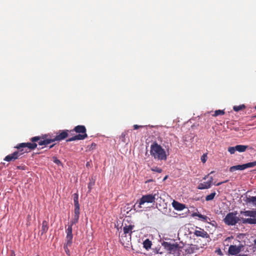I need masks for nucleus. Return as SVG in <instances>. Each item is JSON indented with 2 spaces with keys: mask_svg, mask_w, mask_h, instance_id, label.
I'll list each match as a JSON object with an SVG mask.
<instances>
[{
  "mask_svg": "<svg viewBox=\"0 0 256 256\" xmlns=\"http://www.w3.org/2000/svg\"><path fill=\"white\" fill-rule=\"evenodd\" d=\"M158 194H148L142 196V197L134 204L133 206V209L136 210V212H142V205H143L144 203H153L155 202V200L158 199Z\"/></svg>",
  "mask_w": 256,
  "mask_h": 256,
  "instance_id": "nucleus-2",
  "label": "nucleus"
},
{
  "mask_svg": "<svg viewBox=\"0 0 256 256\" xmlns=\"http://www.w3.org/2000/svg\"><path fill=\"white\" fill-rule=\"evenodd\" d=\"M36 256H39V255H36Z\"/></svg>",
  "mask_w": 256,
  "mask_h": 256,
  "instance_id": "nucleus-53",
  "label": "nucleus"
},
{
  "mask_svg": "<svg viewBox=\"0 0 256 256\" xmlns=\"http://www.w3.org/2000/svg\"><path fill=\"white\" fill-rule=\"evenodd\" d=\"M207 159V156L206 154H204L201 157V160L203 163H204Z\"/></svg>",
  "mask_w": 256,
  "mask_h": 256,
  "instance_id": "nucleus-40",
  "label": "nucleus"
},
{
  "mask_svg": "<svg viewBox=\"0 0 256 256\" xmlns=\"http://www.w3.org/2000/svg\"><path fill=\"white\" fill-rule=\"evenodd\" d=\"M80 216L74 215L73 219L71 220L70 222L68 224H72V226L74 224H76L78 222Z\"/></svg>",
  "mask_w": 256,
  "mask_h": 256,
  "instance_id": "nucleus-29",
  "label": "nucleus"
},
{
  "mask_svg": "<svg viewBox=\"0 0 256 256\" xmlns=\"http://www.w3.org/2000/svg\"><path fill=\"white\" fill-rule=\"evenodd\" d=\"M73 198L74 205H80L78 203V194L77 193H75L73 194Z\"/></svg>",
  "mask_w": 256,
  "mask_h": 256,
  "instance_id": "nucleus-31",
  "label": "nucleus"
},
{
  "mask_svg": "<svg viewBox=\"0 0 256 256\" xmlns=\"http://www.w3.org/2000/svg\"><path fill=\"white\" fill-rule=\"evenodd\" d=\"M248 224H256V218H249Z\"/></svg>",
  "mask_w": 256,
  "mask_h": 256,
  "instance_id": "nucleus-39",
  "label": "nucleus"
},
{
  "mask_svg": "<svg viewBox=\"0 0 256 256\" xmlns=\"http://www.w3.org/2000/svg\"><path fill=\"white\" fill-rule=\"evenodd\" d=\"M151 170H152V172H157L158 173H161L162 172V170L160 168L157 166L152 168H151Z\"/></svg>",
  "mask_w": 256,
  "mask_h": 256,
  "instance_id": "nucleus-37",
  "label": "nucleus"
},
{
  "mask_svg": "<svg viewBox=\"0 0 256 256\" xmlns=\"http://www.w3.org/2000/svg\"><path fill=\"white\" fill-rule=\"evenodd\" d=\"M167 178H168V176H166L164 178V180H165Z\"/></svg>",
  "mask_w": 256,
  "mask_h": 256,
  "instance_id": "nucleus-49",
  "label": "nucleus"
},
{
  "mask_svg": "<svg viewBox=\"0 0 256 256\" xmlns=\"http://www.w3.org/2000/svg\"><path fill=\"white\" fill-rule=\"evenodd\" d=\"M192 216H198L200 218L202 221L204 222H208V220H210V218H208L207 216L202 215L198 213V212H194L192 214Z\"/></svg>",
  "mask_w": 256,
  "mask_h": 256,
  "instance_id": "nucleus-23",
  "label": "nucleus"
},
{
  "mask_svg": "<svg viewBox=\"0 0 256 256\" xmlns=\"http://www.w3.org/2000/svg\"><path fill=\"white\" fill-rule=\"evenodd\" d=\"M27 152L26 150L24 151L23 150H18L14 152L13 153L6 156L4 158V160L8 162L11 161H14L18 159L20 156H22L24 152Z\"/></svg>",
  "mask_w": 256,
  "mask_h": 256,
  "instance_id": "nucleus-5",
  "label": "nucleus"
},
{
  "mask_svg": "<svg viewBox=\"0 0 256 256\" xmlns=\"http://www.w3.org/2000/svg\"><path fill=\"white\" fill-rule=\"evenodd\" d=\"M37 146V144L34 142H24L18 144L14 148L17 150H24V148H28L30 150H33Z\"/></svg>",
  "mask_w": 256,
  "mask_h": 256,
  "instance_id": "nucleus-9",
  "label": "nucleus"
},
{
  "mask_svg": "<svg viewBox=\"0 0 256 256\" xmlns=\"http://www.w3.org/2000/svg\"><path fill=\"white\" fill-rule=\"evenodd\" d=\"M144 126H139V125H138V124H134L133 126L134 130H137V129H138L140 128H142Z\"/></svg>",
  "mask_w": 256,
  "mask_h": 256,
  "instance_id": "nucleus-43",
  "label": "nucleus"
},
{
  "mask_svg": "<svg viewBox=\"0 0 256 256\" xmlns=\"http://www.w3.org/2000/svg\"><path fill=\"white\" fill-rule=\"evenodd\" d=\"M244 165H236L230 167L229 170L230 172H234L237 170H244Z\"/></svg>",
  "mask_w": 256,
  "mask_h": 256,
  "instance_id": "nucleus-24",
  "label": "nucleus"
},
{
  "mask_svg": "<svg viewBox=\"0 0 256 256\" xmlns=\"http://www.w3.org/2000/svg\"><path fill=\"white\" fill-rule=\"evenodd\" d=\"M209 176V174H208L206 176H204V177L203 178L204 180H206L207 178H208Z\"/></svg>",
  "mask_w": 256,
  "mask_h": 256,
  "instance_id": "nucleus-47",
  "label": "nucleus"
},
{
  "mask_svg": "<svg viewBox=\"0 0 256 256\" xmlns=\"http://www.w3.org/2000/svg\"><path fill=\"white\" fill-rule=\"evenodd\" d=\"M216 193L215 192H212L209 195H208L207 196H206V198H205L206 200V201H210V200H212L214 198V196H216Z\"/></svg>",
  "mask_w": 256,
  "mask_h": 256,
  "instance_id": "nucleus-28",
  "label": "nucleus"
},
{
  "mask_svg": "<svg viewBox=\"0 0 256 256\" xmlns=\"http://www.w3.org/2000/svg\"><path fill=\"white\" fill-rule=\"evenodd\" d=\"M180 250H182V251L180 252V253H182V255L186 256L195 252L196 250H198V248L196 245L191 244L184 248H180Z\"/></svg>",
  "mask_w": 256,
  "mask_h": 256,
  "instance_id": "nucleus-8",
  "label": "nucleus"
},
{
  "mask_svg": "<svg viewBox=\"0 0 256 256\" xmlns=\"http://www.w3.org/2000/svg\"><path fill=\"white\" fill-rule=\"evenodd\" d=\"M144 248L146 250H148L152 246V242L148 239L146 240L143 242Z\"/></svg>",
  "mask_w": 256,
  "mask_h": 256,
  "instance_id": "nucleus-26",
  "label": "nucleus"
},
{
  "mask_svg": "<svg viewBox=\"0 0 256 256\" xmlns=\"http://www.w3.org/2000/svg\"><path fill=\"white\" fill-rule=\"evenodd\" d=\"M210 182H206L199 184L198 188L199 190L208 189L211 187Z\"/></svg>",
  "mask_w": 256,
  "mask_h": 256,
  "instance_id": "nucleus-19",
  "label": "nucleus"
},
{
  "mask_svg": "<svg viewBox=\"0 0 256 256\" xmlns=\"http://www.w3.org/2000/svg\"><path fill=\"white\" fill-rule=\"evenodd\" d=\"M152 180H148V182H152Z\"/></svg>",
  "mask_w": 256,
  "mask_h": 256,
  "instance_id": "nucleus-50",
  "label": "nucleus"
},
{
  "mask_svg": "<svg viewBox=\"0 0 256 256\" xmlns=\"http://www.w3.org/2000/svg\"><path fill=\"white\" fill-rule=\"evenodd\" d=\"M254 118H256V115L254 116Z\"/></svg>",
  "mask_w": 256,
  "mask_h": 256,
  "instance_id": "nucleus-52",
  "label": "nucleus"
},
{
  "mask_svg": "<svg viewBox=\"0 0 256 256\" xmlns=\"http://www.w3.org/2000/svg\"><path fill=\"white\" fill-rule=\"evenodd\" d=\"M162 246L170 254H174V256H182L180 252H182V250H180V247L178 246V244H171L164 242L162 244Z\"/></svg>",
  "mask_w": 256,
  "mask_h": 256,
  "instance_id": "nucleus-3",
  "label": "nucleus"
},
{
  "mask_svg": "<svg viewBox=\"0 0 256 256\" xmlns=\"http://www.w3.org/2000/svg\"><path fill=\"white\" fill-rule=\"evenodd\" d=\"M80 205L74 206V215L80 216Z\"/></svg>",
  "mask_w": 256,
  "mask_h": 256,
  "instance_id": "nucleus-35",
  "label": "nucleus"
},
{
  "mask_svg": "<svg viewBox=\"0 0 256 256\" xmlns=\"http://www.w3.org/2000/svg\"><path fill=\"white\" fill-rule=\"evenodd\" d=\"M131 236L130 235H123L122 234L120 241L123 246L125 248H128L131 244Z\"/></svg>",
  "mask_w": 256,
  "mask_h": 256,
  "instance_id": "nucleus-12",
  "label": "nucleus"
},
{
  "mask_svg": "<svg viewBox=\"0 0 256 256\" xmlns=\"http://www.w3.org/2000/svg\"><path fill=\"white\" fill-rule=\"evenodd\" d=\"M134 228V225L130 224L126 225V224L123 228L124 234L123 235H130L132 236V230Z\"/></svg>",
  "mask_w": 256,
  "mask_h": 256,
  "instance_id": "nucleus-16",
  "label": "nucleus"
},
{
  "mask_svg": "<svg viewBox=\"0 0 256 256\" xmlns=\"http://www.w3.org/2000/svg\"><path fill=\"white\" fill-rule=\"evenodd\" d=\"M249 218H242V224H248Z\"/></svg>",
  "mask_w": 256,
  "mask_h": 256,
  "instance_id": "nucleus-42",
  "label": "nucleus"
},
{
  "mask_svg": "<svg viewBox=\"0 0 256 256\" xmlns=\"http://www.w3.org/2000/svg\"><path fill=\"white\" fill-rule=\"evenodd\" d=\"M126 135H127V134L126 132H124L121 134V135L120 137V138L122 142L125 143L126 142Z\"/></svg>",
  "mask_w": 256,
  "mask_h": 256,
  "instance_id": "nucleus-34",
  "label": "nucleus"
},
{
  "mask_svg": "<svg viewBox=\"0 0 256 256\" xmlns=\"http://www.w3.org/2000/svg\"><path fill=\"white\" fill-rule=\"evenodd\" d=\"M54 145H55V144H53L50 146V147H49V148H52V147L54 146Z\"/></svg>",
  "mask_w": 256,
  "mask_h": 256,
  "instance_id": "nucleus-48",
  "label": "nucleus"
},
{
  "mask_svg": "<svg viewBox=\"0 0 256 256\" xmlns=\"http://www.w3.org/2000/svg\"><path fill=\"white\" fill-rule=\"evenodd\" d=\"M96 180V176H92L89 178V182L88 184V192H90L92 188L94 186Z\"/></svg>",
  "mask_w": 256,
  "mask_h": 256,
  "instance_id": "nucleus-21",
  "label": "nucleus"
},
{
  "mask_svg": "<svg viewBox=\"0 0 256 256\" xmlns=\"http://www.w3.org/2000/svg\"><path fill=\"white\" fill-rule=\"evenodd\" d=\"M30 140L32 142H38L40 146H46L53 142L52 138H46L45 136H34L31 138Z\"/></svg>",
  "mask_w": 256,
  "mask_h": 256,
  "instance_id": "nucleus-6",
  "label": "nucleus"
},
{
  "mask_svg": "<svg viewBox=\"0 0 256 256\" xmlns=\"http://www.w3.org/2000/svg\"><path fill=\"white\" fill-rule=\"evenodd\" d=\"M255 108L256 109V106H255Z\"/></svg>",
  "mask_w": 256,
  "mask_h": 256,
  "instance_id": "nucleus-54",
  "label": "nucleus"
},
{
  "mask_svg": "<svg viewBox=\"0 0 256 256\" xmlns=\"http://www.w3.org/2000/svg\"><path fill=\"white\" fill-rule=\"evenodd\" d=\"M172 204L174 209L178 210H182L185 208L184 204L179 203L175 200L172 202Z\"/></svg>",
  "mask_w": 256,
  "mask_h": 256,
  "instance_id": "nucleus-20",
  "label": "nucleus"
},
{
  "mask_svg": "<svg viewBox=\"0 0 256 256\" xmlns=\"http://www.w3.org/2000/svg\"><path fill=\"white\" fill-rule=\"evenodd\" d=\"M225 114L224 110H216L212 114L214 116H217L220 115H224Z\"/></svg>",
  "mask_w": 256,
  "mask_h": 256,
  "instance_id": "nucleus-32",
  "label": "nucleus"
},
{
  "mask_svg": "<svg viewBox=\"0 0 256 256\" xmlns=\"http://www.w3.org/2000/svg\"><path fill=\"white\" fill-rule=\"evenodd\" d=\"M240 246L230 245L228 248V254L230 255H236L241 251Z\"/></svg>",
  "mask_w": 256,
  "mask_h": 256,
  "instance_id": "nucleus-14",
  "label": "nucleus"
},
{
  "mask_svg": "<svg viewBox=\"0 0 256 256\" xmlns=\"http://www.w3.org/2000/svg\"><path fill=\"white\" fill-rule=\"evenodd\" d=\"M96 144L95 143H92L89 148V150H92L95 149L96 148Z\"/></svg>",
  "mask_w": 256,
  "mask_h": 256,
  "instance_id": "nucleus-41",
  "label": "nucleus"
},
{
  "mask_svg": "<svg viewBox=\"0 0 256 256\" xmlns=\"http://www.w3.org/2000/svg\"><path fill=\"white\" fill-rule=\"evenodd\" d=\"M246 204H252L253 206H256V196H246L245 199H244Z\"/></svg>",
  "mask_w": 256,
  "mask_h": 256,
  "instance_id": "nucleus-17",
  "label": "nucleus"
},
{
  "mask_svg": "<svg viewBox=\"0 0 256 256\" xmlns=\"http://www.w3.org/2000/svg\"><path fill=\"white\" fill-rule=\"evenodd\" d=\"M70 131L68 130H60L56 133V136L52 138V140H53V142L55 141H62L64 139H66L68 136V132Z\"/></svg>",
  "mask_w": 256,
  "mask_h": 256,
  "instance_id": "nucleus-7",
  "label": "nucleus"
},
{
  "mask_svg": "<svg viewBox=\"0 0 256 256\" xmlns=\"http://www.w3.org/2000/svg\"><path fill=\"white\" fill-rule=\"evenodd\" d=\"M10 256H16L14 250H11V254Z\"/></svg>",
  "mask_w": 256,
  "mask_h": 256,
  "instance_id": "nucleus-46",
  "label": "nucleus"
},
{
  "mask_svg": "<svg viewBox=\"0 0 256 256\" xmlns=\"http://www.w3.org/2000/svg\"><path fill=\"white\" fill-rule=\"evenodd\" d=\"M73 130L76 132V133H78V134H80V136H86V138L88 137V134L86 133V130L84 126H77L74 128Z\"/></svg>",
  "mask_w": 256,
  "mask_h": 256,
  "instance_id": "nucleus-13",
  "label": "nucleus"
},
{
  "mask_svg": "<svg viewBox=\"0 0 256 256\" xmlns=\"http://www.w3.org/2000/svg\"><path fill=\"white\" fill-rule=\"evenodd\" d=\"M71 246L72 245H67V242H66V243L64 244V252H66V254L68 256H70V251L68 247L70 246Z\"/></svg>",
  "mask_w": 256,
  "mask_h": 256,
  "instance_id": "nucleus-33",
  "label": "nucleus"
},
{
  "mask_svg": "<svg viewBox=\"0 0 256 256\" xmlns=\"http://www.w3.org/2000/svg\"><path fill=\"white\" fill-rule=\"evenodd\" d=\"M86 136L83 135L80 136V134H77L76 136H74L68 140H66L67 142L74 141L76 140H83L86 138Z\"/></svg>",
  "mask_w": 256,
  "mask_h": 256,
  "instance_id": "nucleus-22",
  "label": "nucleus"
},
{
  "mask_svg": "<svg viewBox=\"0 0 256 256\" xmlns=\"http://www.w3.org/2000/svg\"><path fill=\"white\" fill-rule=\"evenodd\" d=\"M240 214L245 216H250L252 218L256 217V210H245L241 211Z\"/></svg>",
  "mask_w": 256,
  "mask_h": 256,
  "instance_id": "nucleus-18",
  "label": "nucleus"
},
{
  "mask_svg": "<svg viewBox=\"0 0 256 256\" xmlns=\"http://www.w3.org/2000/svg\"><path fill=\"white\" fill-rule=\"evenodd\" d=\"M228 182V180H226L225 182H218V184H216V186H220V184H222L224 183V182Z\"/></svg>",
  "mask_w": 256,
  "mask_h": 256,
  "instance_id": "nucleus-45",
  "label": "nucleus"
},
{
  "mask_svg": "<svg viewBox=\"0 0 256 256\" xmlns=\"http://www.w3.org/2000/svg\"><path fill=\"white\" fill-rule=\"evenodd\" d=\"M48 222L46 220H43L42 224L41 230L40 231V236H42L46 234L48 230Z\"/></svg>",
  "mask_w": 256,
  "mask_h": 256,
  "instance_id": "nucleus-15",
  "label": "nucleus"
},
{
  "mask_svg": "<svg viewBox=\"0 0 256 256\" xmlns=\"http://www.w3.org/2000/svg\"><path fill=\"white\" fill-rule=\"evenodd\" d=\"M194 234L196 236H200V237H202L203 238H206V244L207 242H209L211 240V238H210L209 234L204 229L199 228V230H196L194 232Z\"/></svg>",
  "mask_w": 256,
  "mask_h": 256,
  "instance_id": "nucleus-10",
  "label": "nucleus"
},
{
  "mask_svg": "<svg viewBox=\"0 0 256 256\" xmlns=\"http://www.w3.org/2000/svg\"><path fill=\"white\" fill-rule=\"evenodd\" d=\"M72 224H68V228L66 230V240L67 242V245H72V243L73 235L72 232Z\"/></svg>",
  "mask_w": 256,
  "mask_h": 256,
  "instance_id": "nucleus-11",
  "label": "nucleus"
},
{
  "mask_svg": "<svg viewBox=\"0 0 256 256\" xmlns=\"http://www.w3.org/2000/svg\"><path fill=\"white\" fill-rule=\"evenodd\" d=\"M213 178L212 176H210V179L209 180H208V182H210V184L212 185V182H213Z\"/></svg>",
  "mask_w": 256,
  "mask_h": 256,
  "instance_id": "nucleus-44",
  "label": "nucleus"
},
{
  "mask_svg": "<svg viewBox=\"0 0 256 256\" xmlns=\"http://www.w3.org/2000/svg\"><path fill=\"white\" fill-rule=\"evenodd\" d=\"M248 148V146L244 145H236V146H235V148L236 150V151H238V152H245Z\"/></svg>",
  "mask_w": 256,
  "mask_h": 256,
  "instance_id": "nucleus-25",
  "label": "nucleus"
},
{
  "mask_svg": "<svg viewBox=\"0 0 256 256\" xmlns=\"http://www.w3.org/2000/svg\"><path fill=\"white\" fill-rule=\"evenodd\" d=\"M54 162L57 164L58 165H60L62 164V162L58 159L56 157L54 156L53 157Z\"/></svg>",
  "mask_w": 256,
  "mask_h": 256,
  "instance_id": "nucleus-38",
  "label": "nucleus"
},
{
  "mask_svg": "<svg viewBox=\"0 0 256 256\" xmlns=\"http://www.w3.org/2000/svg\"><path fill=\"white\" fill-rule=\"evenodd\" d=\"M236 215V212L228 213L224 219V223L228 226L235 225L240 220V218Z\"/></svg>",
  "mask_w": 256,
  "mask_h": 256,
  "instance_id": "nucleus-4",
  "label": "nucleus"
},
{
  "mask_svg": "<svg viewBox=\"0 0 256 256\" xmlns=\"http://www.w3.org/2000/svg\"><path fill=\"white\" fill-rule=\"evenodd\" d=\"M165 148L166 150L154 142L150 146V155L156 160H166L168 156L169 155L170 148L168 146H166Z\"/></svg>",
  "mask_w": 256,
  "mask_h": 256,
  "instance_id": "nucleus-1",
  "label": "nucleus"
},
{
  "mask_svg": "<svg viewBox=\"0 0 256 256\" xmlns=\"http://www.w3.org/2000/svg\"><path fill=\"white\" fill-rule=\"evenodd\" d=\"M254 244H256V240H254Z\"/></svg>",
  "mask_w": 256,
  "mask_h": 256,
  "instance_id": "nucleus-51",
  "label": "nucleus"
},
{
  "mask_svg": "<svg viewBox=\"0 0 256 256\" xmlns=\"http://www.w3.org/2000/svg\"><path fill=\"white\" fill-rule=\"evenodd\" d=\"M228 150L230 154H234L235 152L236 151V149L235 146H230L228 148Z\"/></svg>",
  "mask_w": 256,
  "mask_h": 256,
  "instance_id": "nucleus-36",
  "label": "nucleus"
},
{
  "mask_svg": "<svg viewBox=\"0 0 256 256\" xmlns=\"http://www.w3.org/2000/svg\"><path fill=\"white\" fill-rule=\"evenodd\" d=\"M245 108H246V106L244 104H241L240 106H234L233 107V110L235 112H238L240 110H242Z\"/></svg>",
  "mask_w": 256,
  "mask_h": 256,
  "instance_id": "nucleus-30",
  "label": "nucleus"
},
{
  "mask_svg": "<svg viewBox=\"0 0 256 256\" xmlns=\"http://www.w3.org/2000/svg\"><path fill=\"white\" fill-rule=\"evenodd\" d=\"M244 170L247 168H253V167L256 166V160L252 162H248V163L244 164Z\"/></svg>",
  "mask_w": 256,
  "mask_h": 256,
  "instance_id": "nucleus-27",
  "label": "nucleus"
}]
</instances>
